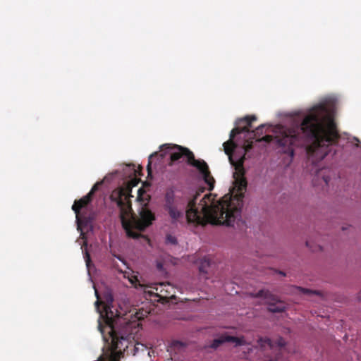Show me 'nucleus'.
Returning <instances> with one entry per match:
<instances>
[{"label": "nucleus", "instance_id": "nucleus-1", "mask_svg": "<svg viewBox=\"0 0 361 361\" xmlns=\"http://www.w3.org/2000/svg\"><path fill=\"white\" fill-rule=\"evenodd\" d=\"M257 120L255 115L238 118L236 126L230 133L229 140L224 143V149L231 164L235 167L233 187L228 194L214 202L212 194L205 195L197 204L199 196L204 188L191 191L179 197L172 189L165 195L164 209L173 223L183 221L189 224L205 226L233 225L240 216L244 193L247 189L243 164L245 154L252 148L253 140L257 142H274L281 151L291 157L294 147H305L313 161L322 160L338 143L341 137L334 117L325 104L313 106L304 117L300 126L287 128L281 126L275 128L276 135H266L262 137L265 125L250 130L252 123Z\"/></svg>", "mask_w": 361, "mask_h": 361}, {"label": "nucleus", "instance_id": "nucleus-2", "mask_svg": "<svg viewBox=\"0 0 361 361\" xmlns=\"http://www.w3.org/2000/svg\"><path fill=\"white\" fill-rule=\"evenodd\" d=\"M149 312L140 310L132 319L118 318L115 322L112 319L107 318L106 329L111 340V347L114 350L122 352L128 348L129 341L134 339L141 329L140 321L147 316Z\"/></svg>", "mask_w": 361, "mask_h": 361}, {"label": "nucleus", "instance_id": "nucleus-3", "mask_svg": "<svg viewBox=\"0 0 361 361\" xmlns=\"http://www.w3.org/2000/svg\"><path fill=\"white\" fill-rule=\"evenodd\" d=\"M161 149L162 152H164V153L159 154L158 152H154L149 157L147 166L148 176L152 173L151 165L154 159L158 157L162 159L166 154H169L171 160L170 164L171 165L183 157H185L187 163L195 167L202 174L204 183L209 187L208 190L212 191L214 189L215 180L212 176L209 166L205 161L203 159H195L194 154L189 149L178 145L165 144L161 147Z\"/></svg>", "mask_w": 361, "mask_h": 361}, {"label": "nucleus", "instance_id": "nucleus-4", "mask_svg": "<svg viewBox=\"0 0 361 361\" xmlns=\"http://www.w3.org/2000/svg\"><path fill=\"white\" fill-rule=\"evenodd\" d=\"M130 192V190L128 188H120L112 192L110 196L111 200L116 202L120 209V219L127 236L133 239L144 238L146 240L149 241L146 236L137 231H134L131 223L128 220L133 215L130 201V197L133 196Z\"/></svg>", "mask_w": 361, "mask_h": 361}, {"label": "nucleus", "instance_id": "nucleus-5", "mask_svg": "<svg viewBox=\"0 0 361 361\" xmlns=\"http://www.w3.org/2000/svg\"><path fill=\"white\" fill-rule=\"evenodd\" d=\"M100 185L101 183H97L86 195L74 202L72 209L75 214L76 222L78 227L87 225L93 219V217L87 214L85 210L92 201L94 193L98 190Z\"/></svg>", "mask_w": 361, "mask_h": 361}, {"label": "nucleus", "instance_id": "nucleus-6", "mask_svg": "<svg viewBox=\"0 0 361 361\" xmlns=\"http://www.w3.org/2000/svg\"><path fill=\"white\" fill-rule=\"evenodd\" d=\"M152 289L153 290L150 291V294L159 298V301L168 302L169 299L174 298V288L169 283L155 284Z\"/></svg>", "mask_w": 361, "mask_h": 361}, {"label": "nucleus", "instance_id": "nucleus-7", "mask_svg": "<svg viewBox=\"0 0 361 361\" xmlns=\"http://www.w3.org/2000/svg\"><path fill=\"white\" fill-rule=\"evenodd\" d=\"M256 296L267 300L269 304L268 310L271 312H283L285 310L284 305L281 302L278 297L269 290H260L257 293Z\"/></svg>", "mask_w": 361, "mask_h": 361}, {"label": "nucleus", "instance_id": "nucleus-8", "mask_svg": "<svg viewBox=\"0 0 361 361\" xmlns=\"http://www.w3.org/2000/svg\"><path fill=\"white\" fill-rule=\"evenodd\" d=\"M154 219V214L149 209L142 207L140 212V219H135V227L140 231H142L150 226Z\"/></svg>", "mask_w": 361, "mask_h": 361}, {"label": "nucleus", "instance_id": "nucleus-9", "mask_svg": "<svg viewBox=\"0 0 361 361\" xmlns=\"http://www.w3.org/2000/svg\"><path fill=\"white\" fill-rule=\"evenodd\" d=\"M226 342L234 343L235 346H240V345L249 344L245 340L243 336L235 337V336L224 334V335H221L220 337L214 339L212 341V344L210 345V347L212 348L216 349L218 347H219L222 343H226Z\"/></svg>", "mask_w": 361, "mask_h": 361}, {"label": "nucleus", "instance_id": "nucleus-10", "mask_svg": "<svg viewBox=\"0 0 361 361\" xmlns=\"http://www.w3.org/2000/svg\"><path fill=\"white\" fill-rule=\"evenodd\" d=\"M211 265V262L207 257H204L200 259L199 265V271L200 273L207 274L208 272V268Z\"/></svg>", "mask_w": 361, "mask_h": 361}, {"label": "nucleus", "instance_id": "nucleus-11", "mask_svg": "<svg viewBox=\"0 0 361 361\" xmlns=\"http://www.w3.org/2000/svg\"><path fill=\"white\" fill-rule=\"evenodd\" d=\"M166 242L168 244L176 245L177 244V239L175 236L167 235L166 238Z\"/></svg>", "mask_w": 361, "mask_h": 361}, {"label": "nucleus", "instance_id": "nucleus-12", "mask_svg": "<svg viewBox=\"0 0 361 361\" xmlns=\"http://www.w3.org/2000/svg\"><path fill=\"white\" fill-rule=\"evenodd\" d=\"M299 290L301 293L304 294H314V295H320V293L317 290H311L310 289H306L303 288H299Z\"/></svg>", "mask_w": 361, "mask_h": 361}, {"label": "nucleus", "instance_id": "nucleus-13", "mask_svg": "<svg viewBox=\"0 0 361 361\" xmlns=\"http://www.w3.org/2000/svg\"><path fill=\"white\" fill-rule=\"evenodd\" d=\"M82 252L84 253V258L86 262V265L88 267L90 266V264L91 263L90 255L86 248L85 249V250H82Z\"/></svg>", "mask_w": 361, "mask_h": 361}, {"label": "nucleus", "instance_id": "nucleus-14", "mask_svg": "<svg viewBox=\"0 0 361 361\" xmlns=\"http://www.w3.org/2000/svg\"><path fill=\"white\" fill-rule=\"evenodd\" d=\"M95 295H96V296L97 298V300L95 302V305L98 306L99 305L100 302L99 300V295H98V293H97V290H95Z\"/></svg>", "mask_w": 361, "mask_h": 361}, {"label": "nucleus", "instance_id": "nucleus-15", "mask_svg": "<svg viewBox=\"0 0 361 361\" xmlns=\"http://www.w3.org/2000/svg\"><path fill=\"white\" fill-rule=\"evenodd\" d=\"M324 181L327 185L329 182V178L328 177H324Z\"/></svg>", "mask_w": 361, "mask_h": 361}, {"label": "nucleus", "instance_id": "nucleus-16", "mask_svg": "<svg viewBox=\"0 0 361 361\" xmlns=\"http://www.w3.org/2000/svg\"><path fill=\"white\" fill-rule=\"evenodd\" d=\"M357 298L360 300H361V290L359 292Z\"/></svg>", "mask_w": 361, "mask_h": 361}, {"label": "nucleus", "instance_id": "nucleus-17", "mask_svg": "<svg viewBox=\"0 0 361 361\" xmlns=\"http://www.w3.org/2000/svg\"><path fill=\"white\" fill-rule=\"evenodd\" d=\"M98 361H106V360H105L104 358H103V357H101L98 360Z\"/></svg>", "mask_w": 361, "mask_h": 361}, {"label": "nucleus", "instance_id": "nucleus-18", "mask_svg": "<svg viewBox=\"0 0 361 361\" xmlns=\"http://www.w3.org/2000/svg\"><path fill=\"white\" fill-rule=\"evenodd\" d=\"M306 245H307V247H310V242H309V241H307V242H306Z\"/></svg>", "mask_w": 361, "mask_h": 361}, {"label": "nucleus", "instance_id": "nucleus-19", "mask_svg": "<svg viewBox=\"0 0 361 361\" xmlns=\"http://www.w3.org/2000/svg\"><path fill=\"white\" fill-rule=\"evenodd\" d=\"M99 327L100 331H102V333H103V330L102 329V326H101V324H99Z\"/></svg>", "mask_w": 361, "mask_h": 361}, {"label": "nucleus", "instance_id": "nucleus-20", "mask_svg": "<svg viewBox=\"0 0 361 361\" xmlns=\"http://www.w3.org/2000/svg\"><path fill=\"white\" fill-rule=\"evenodd\" d=\"M279 274H281V275H283V276H285V275H286V274H285L283 272H282V271H280V272H279Z\"/></svg>", "mask_w": 361, "mask_h": 361}, {"label": "nucleus", "instance_id": "nucleus-21", "mask_svg": "<svg viewBox=\"0 0 361 361\" xmlns=\"http://www.w3.org/2000/svg\"><path fill=\"white\" fill-rule=\"evenodd\" d=\"M318 250H321L322 247L320 246H318Z\"/></svg>", "mask_w": 361, "mask_h": 361}, {"label": "nucleus", "instance_id": "nucleus-22", "mask_svg": "<svg viewBox=\"0 0 361 361\" xmlns=\"http://www.w3.org/2000/svg\"><path fill=\"white\" fill-rule=\"evenodd\" d=\"M310 247V249H312L313 251H316V250H317V249H312L311 247Z\"/></svg>", "mask_w": 361, "mask_h": 361}]
</instances>
